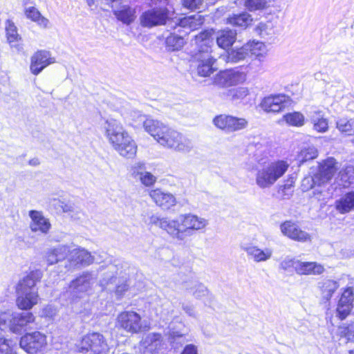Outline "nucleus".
<instances>
[{"instance_id": "e433bc0d", "label": "nucleus", "mask_w": 354, "mask_h": 354, "mask_svg": "<svg viewBox=\"0 0 354 354\" xmlns=\"http://www.w3.org/2000/svg\"><path fill=\"white\" fill-rule=\"evenodd\" d=\"M337 179L342 187H349L351 184L354 183V167L348 165L343 168L339 171Z\"/></svg>"}, {"instance_id": "393cba45", "label": "nucleus", "mask_w": 354, "mask_h": 354, "mask_svg": "<svg viewBox=\"0 0 354 354\" xmlns=\"http://www.w3.org/2000/svg\"><path fill=\"white\" fill-rule=\"evenodd\" d=\"M296 266V273L299 275H319L325 271L324 266L315 261L299 260Z\"/></svg>"}, {"instance_id": "b1692460", "label": "nucleus", "mask_w": 354, "mask_h": 354, "mask_svg": "<svg viewBox=\"0 0 354 354\" xmlns=\"http://www.w3.org/2000/svg\"><path fill=\"white\" fill-rule=\"evenodd\" d=\"M35 317L32 313L23 312L14 313V319L11 325V332L19 334L30 324H33Z\"/></svg>"}, {"instance_id": "052dcab7", "label": "nucleus", "mask_w": 354, "mask_h": 354, "mask_svg": "<svg viewBox=\"0 0 354 354\" xmlns=\"http://www.w3.org/2000/svg\"><path fill=\"white\" fill-rule=\"evenodd\" d=\"M183 337V334L179 331H175L170 326L169 332V339L171 344L174 343L175 340L178 338Z\"/></svg>"}, {"instance_id": "a19ab883", "label": "nucleus", "mask_w": 354, "mask_h": 354, "mask_svg": "<svg viewBox=\"0 0 354 354\" xmlns=\"http://www.w3.org/2000/svg\"><path fill=\"white\" fill-rule=\"evenodd\" d=\"M247 56H248V52L245 45H243L241 48L232 49L229 51L226 56V61L227 62L236 63L245 59Z\"/></svg>"}, {"instance_id": "5701e85b", "label": "nucleus", "mask_w": 354, "mask_h": 354, "mask_svg": "<svg viewBox=\"0 0 354 354\" xmlns=\"http://www.w3.org/2000/svg\"><path fill=\"white\" fill-rule=\"evenodd\" d=\"M93 283L91 274H84L71 281L69 290L74 296L80 297L81 294L88 292L91 288Z\"/></svg>"}, {"instance_id": "6e6d98bb", "label": "nucleus", "mask_w": 354, "mask_h": 354, "mask_svg": "<svg viewBox=\"0 0 354 354\" xmlns=\"http://www.w3.org/2000/svg\"><path fill=\"white\" fill-rule=\"evenodd\" d=\"M248 71H250L254 73H261L263 72V65L261 61L253 60L248 66Z\"/></svg>"}, {"instance_id": "f704fd0d", "label": "nucleus", "mask_w": 354, "mask_h": 354, "mask_svg": "<svg viewBox=\"0 0 354 354\" xmlns=\"http://www.w3.org/2000/svg\"><path fill=\"white\" fill-rule=\"evenodd\" d=\"M339 286L337 281L330 279H325L319 283V288L321 290L322 297L327 301L330 299Z\"/></svg>"}, {"instance_id": "49530a36", "label": "nucleus", "mask_w": 354, "mask_h": 354, "mask_svg": "<svg viewBox=\"0 0 354 354\" xmlns=\"http://www.w3.org/2000/svg\"><path fill=\"white\" fill-rule=\"evenodd\" d=\"M248 126V121L245 118L230 115V133L243 130Z\"/></svg>"}, {"instance_id": "6e6552de", "label": "nucleus", "mask_w": 354, "mask_h": 354, "mask_svg": "<svg viewBox=\"0 0 354 354\" xmlns=\"http://www.w3.org/2000/svg\"><path fill=\"white\" fill-rule=\"evenodd\" d=\"M76 351L82 354H107L109 347L104 335L99 333H88L76 344Z\"/></svg>"}, {"instance_id": "1a4fd4ad", "label": "nucleus", "mask_w": 354, "mask_h": 354, "mask_svg": "<svg viewBox=\"0 0 354 354\" xmlns=\"http://www.w3.org/2000/svg\"><path fill=\"white\" fill-rule=\"evenodd\" d=\"M104 274L100 281V286L109 291L114 290L116 297L121 299L129 290V285L126 279L120 277L121 272L118 273V266L113 264L108 266L107 271Z\"/></svg>"}, {"instance_id": "de8ad7c7", "label": "nucleus", "mask_w": 354, "mask_h": 354, "mask_svg": "<svg viewBox=\"0 0 354 354\" xmlns=\"http://www.w3.org/2000/svg\"><path fill=\"white\" fill-rule=\"evenodd\" d=\"M255 32L261 37H266L274 33L273 25L270 21L260 22L255 28Z\"/></svg>"}, {"instance_id": "f03ea898", "label": "nucleus", "mask_w": 354, "mask_h": 354, "mask_svg": "<svg viewBox=\"0 0 354 354\" xmlns=\"http://www.w3.org/2000/svg\"><path fill=\"white\" fill-rule=\"evenodd\" d=\"M143 120V127L161 146L174 151L186 153L193 149L190 139L181 133L173 129L158 120L145 118Z\"/></svg>"}, {"instance_id": "680f3d73", "label": "nucleus", "mask_w": 354, "mask_h": 354, "mask_svg": "<svg viewBox=\"0 0 354 354\" xmlns=\"http://www.w3.org/2000/svg\"><path fill=\"white\" fill-rule=\"evenodd\" d=\"M181 354H198L197 347L194 344H188L184 348Z\"/></svg>"}, {"instance_id": "4468645a", "label": "nucleus", "mask_w": 354, "mask_h": 354, "mask_svg": "<svg viewBox=\"0 0 354 354\" xmlns=\"http://www.w3.org/2000/svg\"><path fill=\"white\" fill-rule=\"evenodd\" d=\"M246 79V73L236 68L220 71L215 77V82L220 86L229 87L243 84Z\"/></svg>"}, {"instance_id": "39448f33", "label": "nucleus", "mask_w": 354, "mask_h": 354, "mask_svg": "<svg viewBox=\"0 0 354 354\" xmlns=\"http://www.w3.org/2000/svg\"><path fill=\"white\" fill-rule=\"evenodd\" d=\"M337 169V162L333 158H329L320 164L318 171L313 176L305 177L301 183L304 191L317 187L313 192L314 196L319 201L329 196V192L322 189L332 179Z\"/></svg>"}, {"instance_id": "864d4df0", "label": "nucleus", "mask_w": 354, "mask_h": 354, "mask_svg": "<svg viewBox=\"0 0 354 354\" xmlns=\"http://www.w3.org/2000/svg\"><path fill=\"white\" fill-rule=\"evenodd\" d=\"M145 171V165L142 162L134 163L131 168V174L134 178H138Z\"/></svg>"}, {"instance_id": "c03bdc74", "label": "nucleus", "mask_w": 354, "mask_h": 354, "mask_svg": "<svg viewBox=\"0 0 354 354\" xmlns=\"http://www.w3.org/2000/svg\"><path fill=\"white\" fill-rule=\"evenodd\" d=\"M250 94L248 87L240 86L230 89L227 95L232 101L236 102L244 100Z\"/></svg>"}, {"instance_id": "412c9836", "label": "nucleus", "mask_w": 354, "mask_h": 354, "mask_svg": "<svg viewBox=\"0 0 354 354\" xmlns=\"http://www.w3.org/2000/svg\"><path fill=\"white\" fill-rule=\"evenodd\" d=\"M149 194L153 201L164 209H169L176 204V199L173 194L160 189H151Z\"/></svg>"}, {"instance_id": "4d7b16f0", "label": "nucleus", "mask_w": 354, "mask_h": 354, "mask_svg": "<svg viewBox=\"0 0 354 354\" xmlns=\"http://www.w3.org/2000/svg\"><path fill=\"white\" fill-rule=\"evenodd\" d=\"M56 314L57 308L53 305H47L41 311V316L48 318H53Z\"/></svg>"}, {"instance_id": "e2e57ef3", "label": "nucleus", "mask_w": 354, "mask_h": 354, "mask_svg": "<svg viewBox=\"0 0 354 354\" xmlns=\"http://www.w3.org/2000/svg\"><path fill=\"white\" fill-rule=\"evenodd\" d=\"M345 335L348 339L354 341V324L351 325L347 328V332L345 333Z\"/></svg>"}, {"instance_id": "774afa93", "label": "nucleus", "mask_w": 354, "mask_h": 354, "mask_svg": "<svg viewBox=\"0 0 354 354\" xmlns=\"http://www.w3.org/2000/svg\"><path fill=\"white\" fill-rule=\"evenodd\" d=\"M87 3H88V6L89 7H92V6L94 4V1L93 0H86Z\"/></svg>"}, {"instance_id": "3c124183", "label": "nucleus", "mask_w": 354, "mask_h": 354, "mask_svg": "<svg viewBox=\"0 0 354 354\" xmlns=\"http://www.w3.org/2000/svg\"><path fill=\"white\" fill-rule=\"evenodd\" d=\"M0 354H17L14 351L11 341L3 337H0Z\"/></svg>"}, {"instance_id": "4be33fe9", "label": "nucleus", "mask_w": 354, "mask_h": 354, "mask_svg": "<svg viewBox=\"0 0 354 354\" xmlns=\"http://www.w3.org/2000/svg\"><path fill=\"white\" fill-rule=\"evenodd\" d=\"M353 291L352 288H346L341 295L337 307V315L339 319H345L353 308Z\"/></svg>"}, {"instance_id": "09e8293b", "label": "nucleus", "mask_w": 354, "mask_h": 354, "mask_svg": "<svg viewBox=\"0 0 354 354\" xmlns=\"http://www.w3.org/2000/svg\"><path fill=\"white\" fill-rule=\"evenodd\" d=\"M243 5L250 12L263 10L266 7V0H243Z\"/></svg>"}, {"instance_id": "dca6fc26", "label": "nucleus", "mask_w": 354, "mask_h": 354, "mask_svg": "<svg viewBox=\"0 0 354 354\" xmlns=\"http://www.w3.org/2000/svg\"><path fill=\"white\" fill-rule=\"evenodd\" d=\"M55 62V59L47 50H38L30 57V70L35 75H39L46 67Z\"/></svg>"}, {"instance_id": "473e14b6", "label": "nucleus", "mask_w": 354, "mask_h": 354, "mask_svg": "<svg viewBox=\"0 0 354 354\" xmlns=\"http://www.w3.org/2000/svg\"><path fill=\"white\" fill-rule=\"evenodd\" d=\"M204 22V18L199 13L185 17L178 20V26L183 28H189L194 30L198 29Z\"/></svg>"}, {"instance_id": "58836bf2", "label": "nucleus", "mask_w": 354, "mask_h": 354, "mask_svg": "<svg viewBox=\"0 0 354 354\" xmlns=\"http://www.w3.org/2000/svg\"><path fill=\"white\" fill-rule=\"evenodd\" d=\"M166 47L168 50L175 51L180 50L185 44L183 37L175 34H171L166 38Z\"/></svg>"}, {"instance_id": "2f4dec72", "label": "nucleus", "mask_w": 354, "mask_h": 354, "mask_svg": "<svg viewBox=\"0 0 354 354\" xmlns=\"http://www.w3.org/2000/svg\"><path fill=\"white\" fill-rule=\"evenodd\" d=\"M245 45L248 55L255 56L259 61H262L266 57L268 50L263 42L252 41Z\"/></svg>"}, {"instance_id": "9d476101", "label": "nucleus", "mask_w": 354, "mask_h": 354, "mask_svg": "<svg viewBox=\"0 0 354 354\" xmlns=\"http://www.w3.org/2000/svg\"><path fill=\"white\" fill-rule=\"evenodd\" d=\"M116 326L131 334L139 333L145 329L141 316L133 310L120 313L117 317Z\"/></svg>"}, {"instance_id": "72a5a7b5", "label": "nucleus", "mask_w": 354, "mask_h": 354, "mask_svg": "<svg viewBox=\"0 0 354 354\" xmlns=\"http://www.w3.org/2000/svg\"><path fill=\"white\" fill-rule=\"evenodd\" d=\"M186 288L197 299H202L205 302L212 299V295L202 283L195 282L190 288Z\"/></svg>"}, {"instance_id": "a18cd8bd", "label": "nucleus", "mask_w": 354, "mask_h": 354, "mask_svg": "<svg viewBox=\"0 0 354 354\" xmlns=\"http://www.w3.org/2000/svg\"><path fill=\"white\" fill-rule=\"evenodd\" d=\"M318 151L314 147H308L304 148L297 155V160L300 163H304L308 160H313L317 158Z\"/></svg>"}, {"instance_id": "ddd939ff", "label": "nucleus", "mask_w": 354, "mask_h": 354, "mask_svg": "<svg viewBox=\"0 0 354 354\" xmlns=\"http://www.w3.org/2000/svg\"><path fill=\"white\" fill-rule=\"evenodd\" d=\"M168 19V10L166 8H153L143 12L139 17L142 27L151 28L165 24Z\"/></svg>"}, {"instance_id": "f257e3e1", "label": "nucleus", "mask_w": 354, "mask_h": 354, "mask_svg": "<svg viewBox=\"0 0 354 354\" xmlns=\"http://www.w3.org/2000/svg\"><path fill=\"white\" fill-rule=\"evenodd\" d=\"M149 223L165 230L176 242H185L196 232L202 230L208 225L205 218L192 213L181 214L174 219L153 215Z\"/></svg>"}, {"instance_id": "f8f14e48", "label": "nucleus", "mask_w": 354, "mask_h": 354, "mask_svg": "<svg viewBox=\"0 0 354 354\" xmlns=\"http://www.w3.org/2000/svg\"><path fill=\"white\" fill-rule=\"evenodd\" d=\"M68 253L66 257V268L73 270L82 266H87L93 262V257L84 248L75 245H68Z\"/></svg>"}, {"instance_id": "2eb2a0df", "label": "nucleus", "mask_w": 354, "mask_h": 354, "mask_svg": "<svg viewBox=\"0 0 354 354\" xmlns=\"http://www.w3.org/2000/svg\"><path fill=\"white\" fill-rule=\"evenodd\" d=\"M292 104L290 98L283 94L271 95L264 97L261 107L266 112H279Z\"/></svg>"}, {"instance_id": "f3484780", "label": "nucleus", "mask_w": 354, "mask_h": 354, "mask_svg": "<svg viewBox=\"0 0 354 354\" xmlns=\"http://www.w3.org/2000/svg\"><path fill=\"white\" fill-rule=\"evenodd\" d=\"M163 347V338L160 333H150L140 342L142 354H157Z\"/></svg>"}, {"instance_id": "aec40b11", "label": "nucleus", "mask_w": 354, "mask_h": 354, "mask_svg": "<svg viewBox=\"0 0 354 354\" xmlns=\"http://www.w3.org/2000/svg\"><path fill=\"white\" fill-rule=\"evenodd\" d=\"M241 249L246 252L248 258L255 263L266 262L272 256V250L269 248L261 249L254 245L245 244L241 245Z\"/></svg>"}, {"instance_id": "37998d69", "label": "nucleus", "mask_w": 354, "mask_h": 354, "mask_svg": "<svg viewBox=\"0 0 354 354\" xmlns=\"http://www.w3.org/2000/svg\"><path fill=\"white\" fill-rule=\"evenodd\" d=\"M212 122L218 129L230 133V115L221 114L214 118Z\"/></svg>"}, {"instance_id": "4c0bfd02", "label": "nucleus", "mask_w": 354, "mask_h": 354, "mask_svg": "<svg viewBox=\"0 0 354 354\" xmlns=\"http://www.w3.org/2000/svg\"><path fill=\"white\" fill-rule=\"evenodd\" d=\"M26 15L28 19L36 22L40 27L44 28H48L49 24L48 19L43 17L35 7H30L27 8L26 10Z\"/></svg>"}, {"instance_id": "13d9d810", "label": "nucleus", "mask_w": 354, "mask_h": 354, "mask_svg": "<svg viewBox=\"0 0 354 354\" xmlns=\"http://www.w3.org/2000/svg\"><path fill=\"white\" fill-rule=\"evenodd\" d=\"M182 308L183 311L189 317L196 319L198 317V313L196 310L195 307L193 305L183 304L182 305Z\"/></svg>"}, {"instance_id": "603ef678", "label": "nucleus", "mask_w": 354, "mask_h": 354, "mask_svg": "<svg viewBox=\"0 0 354 354\" xmlns=\"http://www.w3.org/2000/svg\"><path fill=\"white\" fill-rule=\"evenodd\" d=\"M140 181L142 185L146 187H150L155 184L156 182L157 178L153 175L151 173L145 171L142 175L138 178Z\"/></svg>"}, {"instance_id": "0eeeda50", "label": "nucleus", "mask_w": 354, "mask_h": 354, "mask_svg": "<svg viewBox=\"0 0 354 354\" xmlns=\"http://www.w3.org/2000/svg\"><path fill=\"white\" fill-rule=\"evenodd\" d=\"M289 167L290 164L284 160L265 162L256 169L255 184L262 189L271 187L284 176Z\"/></svg>"}, {"instance_id": "6ab92c4d", "label": "nucleus", "mask_w": 354, "mask_h": 354, "mask_svg": "<svg viewBox=\"0 0 354 354\" xmlns=\"http://www.w3.org/2000/svg\"><path fill=\"white\" fill-rule=\"evenodd\" d=\"M30 218V229L33 232H40L47 234L50 228L51 224L48 218H46L40 211L30 210L29 212Z\"/></svg>"}, {"instance_id": "338daca9", "label": "nucleus", "mask_w": 354, "mask_h": 354, "mask_svg": "<svg viewBox=\"0 0 354 354\" xmlns=\"http://www.w3.org/2000/svg\"><path fill=\"white\" fill-rule=\"evenodd\" d=\"M291 187H292V183L290 184H285L283 185V188L282 191H283L285 189H289Z\"/></svg>"}, {"instance_id": "c756f323", "label": "nucleus", "mask_w": 354, "mask_h": 354, "mask_svg": "<svg viewBox=\"0 0 354 354\" xmlns=\"http://www.w3.org/2000/svg\"><path fill=\"white\" fill-rule=\"evenodd\" d=\"M236 32L232 30H223L217 33L216 43L218 46L223 49L231 46L235 41Z\"/></svg>"}, {"instance_id": "c9c22d12", "label": "nucleus", "mask_w": 354, "mask_h": 354, "mask_svg": "<svg viewBox=\"0 0 354 354\" xmlns=\"http://www.w3.org/2000/svg\"><path fill=\"white\" fill-rule=\"evenodd\" d=\"M227 21L232 26L246 28L252 23V18L248 12H242L229 17Z\"/></svg>"}, {"instance_id": "5fc2aeb1", "label": "nucleus", "mask_w": 354, "mask_h": 354, "mask_svg": "<svg viewBox=\"0 0 354 354\" xmlns=\"http://www.w3.org/2000/svg\"><path fill=\"white\" fill-rule=\"evenodd\" d=\"M299 262L298 259L293 258H286L280 263V267L284 270H289L291 268L296 272V265Z\"/></svg>"}, {"instance_id": "423d86ee", "label": "nucleus", "mask_w": 354, "mask_h": 354, "mask_svg": "<svg viewBox=\"0 0 354 354\" xmlns=\"http://www.w3.org/2000/svg\"><path fill=\"white\" fill-rule=\"evenodd\" d=\"M41 277V272L37 270L30 272L19 281L17 288V305L19 308L30 310L38 303L39 297L35 285Z\"/></svg>"}, {"instance_id": "bb28decb", "label": "nucleus", "mask_w": 354, "mask_h": 354, "mask_svg": "<svg viewBox=\"0 0 354 354\" xmlns=\"http://www.w3.org/2000/svg\"><path fill=\"white\" fill-rule=\"evenodd\" d=\"M311 123L313 124V129L319 133L326 132L328 129V122L324 117L322 111L315 109L309 114Z\"/></svg>"}, {"instance_id": "7ed1b4c3", "label": "nucleus", "mask_w": 354, "mask_h": 354, "mask_svg": "<svg viewBox=\"0 0 354 354\" xmlns=\"http://www.w3.org/2000/svg\"><path fill=\"white\" fill-rule=\"evenodd\" d=\"M103 129L109 143L120 156L132 158L136 155L137 145L119 120H106Z\"/></svg>"}, {"instance_id": "bf43d9fd", "label": "nucleus", "mask_w": 354, "mask_h": 354, "mask_svg": "<svg viewBox=\"0 0 354 354\" xmlns=\"http://www.w3.org/2000/svg\"><path fill=\"white\" fill-rule=\"evenodd\" d=\"M203 0H183V6L189 9H197L200 8Z\"/></svg>"}, {"instance_id": "c85d7f7f", "label": "nucleus", "mask_w": 354, "mask_h": 354, "mask_svg": "<svg viewBox=\"0 0 354 354\" xmlns=\"http://www.w3.org/2000/svg\"><path fill=\"white\" fill-rule=\"evenodd\" d=\"M113 8L116 18L125 24H131L136 19V9L128 5H122L118 8Z\"/></svg>"}, {"instance_id": "20e7f679", "label": "nucleus", "mask_w": 354, "mask_h": 354, "mask_svg": "<svg viewBox=\"0 0 354 354\" xmlns=\"http://www.w3.org/2000/svg\"><path fill=\"white\" fill-rule=\"evenodd\" d=\"M212 36V31L205 30L195 37L198 51L194 59L197 73L201 77H209L216 70L214 64L216 58L211 46L213 44Z\"/></svg>"}, {"instance_id": "a878e982", "label": "nucleus", "mask_w": 354, "mask_h": 354, "mask_svg": "<svg viewBox=\"0 0 354 354\" xmlns=\"http://www.w3.org/2000/svg\"><path fill=\"white\" fill-rule=\"evenodd\" d=\"M68 245H59L48 249L45 254V259L48 265H53L66 259L68 253Z\"/></svg>"}, {"instance_id": "79ce46f5", "label": "nucleus", "mask_w": 354, "mask_h": 354, "mask_svg": "<svg viewBox=\"0 0 354 354\" xmlns=\"http://www.w3.org/2000/svg\"><path fill=\"white\" fill-rule=\"evenodd\" d=\"M337 129L347 136L354 135V119L342 118L336 123Z\"/></svg>"}, {"instance_id": "0e129e2a", "label": "nucleus", "mask_w": 354, "mask_h": 354, "mask_svg": "<svg viewBox=\"0 0 354 354\" xmlns=\"http://www.w3.org/2000/svg\"><path fill=\"white\" fill-rule=\"evenodd\" d=\"M167 0H151V6H158V8H165V6L167 5Z\"/></svg>"}, {"instance_id": "7c9ffc66", "label": "nucleus", "mask_w": 354, "mask_h": 354, "mask_svg": "<svg viewBox=\"0 0 354 354\" xmlns=\"http://www.w3.org/2000/svg\"><path fill=\"white\" fill-rule=\"evenodd\" d=\"M6 32L7 40L11 48H15L18 50L21 47L18 41L21 40V37L17 32V28L12 21L7 20L6 23Z\"/></svg>"}, {"instance_id": "a211bd4d", "label": "nucleus", "mask_w": 354, "mask_h": 354, "mask_svg": "<svg viewBox=\"0 0 354 354\" xmlns=\"http://www.w3.org/2000/svg\"><path fill=\"white\" fill-rule=\"evenodd\" d=\"M280 230L284 236L292 240L299 242H306L310 240V234L302 230L296 223L291 221H286L281 223Z\"/></svg>"}, {"instance_id": "cd10ccee", "label": "nucleus", "mask_w": 354, "mask_h": 354, "mask_svg": "<svg viewBox=\"0 0 354 354\" xmlns=\"http://www.w3.org/2000/svg\"><path fill=\"white\" fill-rule=\"evenodd\" d=\"M335 208L344 214L354 209V191L349 192L335 202Z\"/></svg>"}, {"instance_id": "69168bd1", "label": "nucleus", "mask_w": 354, "mask_h": 354, "mask_svg": "<svg viewBox=\"0 0 354 354\" xmlns=\"http://www.w3.org/2000/svg\"><path fill=\"white\" fill-rule=\"evenodd\" d=\"M28 163L31 166L36 167L40 164V162L38 158H35L30 160Z\"/></svg>"}, {"instance_id": "9b49d317", "label": "nucleus", "mask_w": 354, "mask_h": 354, "mask_svg": "<svg viewBox=\"0 0 354 354\" xmlns=\"http://www.w3.org/2000/svg\"><path fill=\"white\" fill-rule=\"evenodd\" d=\"M47 346V337L45 334L35 331L23 335L19 341V346L28 354H37Z\"/></svg>"}, {"instance_id": "8fccbe9b", "label": "nucleus", "mask_w": 354, "mask_h": 354, "mask_svg": "<svg viewBox=\"0 0 354 354\" xmlns=\"http://www.w3.org/2000/svg\"><path fill=\"white\" fill-rule=\"evenodd\" d=\"M14 319V313L3 312L0 313V329L8 328L11 331V325Z\"/></svg>"}, {"instance_id": "ea45409f", "label": "nucleus", "mask_w": 354, "mask_h": 354, "mask_svg": "<svg viewBox=\"0 0 354 354\" xmlns=\"http://www.w3.org/2000/svg\"><path fill=\"white\" fill-rule=\"evenodd\" d=\"M283 120L286 122L287 124L293 127H302L305 123L304 115L297 111L289 113L283 116Z\"/></svg>"}]
</instances>
